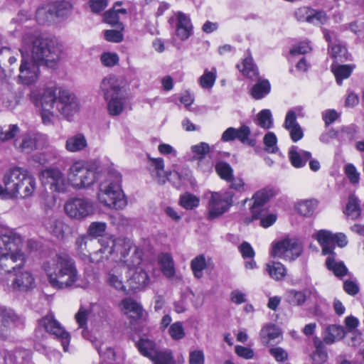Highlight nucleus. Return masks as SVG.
<instances>
[{
  "label": "nucleus",
  "instance_id": "4be33fe9",
  "mask_svg": "<svg viewBox=\"0 0 364 364\" xmlns=\"http://www.w3.org/2000/svg\"><path fill=\"white\" fill-rule=\"evenodd\" d=\"M295 17L299 21H306L310 23H324L326 15L323 11H317L308 7H301L295 11Z\"/></svg>",
  "mask_w": 364,
  "mask_h": 364
},
{
  "label": "nucleus",
  "instance_id": "052dcab7",
  "mask_svg": "<svg viewBox=\"0 0 364 364\" xmlns=\"http://www.w3.org/2000/svg\"><path fill=\"white\" fill-rule=\"evenodd\" d=\"M107 229V224L104 222H92L90 223L87 233L89 235L97 237L102 236Z\"/></svg>",
  "mask_w": 364,
  "mask_h": 364
},
{
  "label": "nucleus",
  "instance_id": "8fccbe9b",
  "mask_svg": "<svg viewBox=\"0 0 364 364\" xmlns=\"http://www.w3.org/2000/svg\"><path fill=\"white\" fill-rule=\"evenodd\" d=\"M94 346L97 350L98 351L100 357L104 359L108 360H114L115 357V352L113 348L108 346L104 342H102L99 340H95L94 341Z\"/></svg>",
  "mask_w": 364,
  "mask_h": 364
},
{
  "label": "nucleus",
  "instance_id": "ea45409f",
  "mask_svg": "<svg viewBox=\"0 0 364 364\" xmlns=\"http://www.w3.org/2000/svg\"><path fill=\"white\" fill-rule=\"evenodd\" d=\"M73 4L68 1H60L49 6L48 11H52L53 16L63 17L71 12Z\"/></svg>",
  "mask_w": 364,
  "mask_h": 364
},
{
  "label": "nucleus",
  "instance_id": "7ed1b4c3",
  "mask_svg": "<svg viewBox=\"0 0 364 364\" xmlns=\"http://www.w3.org/2000/svg\"><path fill=\"white\" fill-rule=\"evenodd\" d=\"M23 238L16 232L8 231L0 236V268L5 272L19 269L26 262L22 251Z\"/></svg>",
  "mask_w": 364,
  "mask_h": 364
},
{
  "label": "nucleus",
  "instance_id": "6ab92c4d",
  "mask_svg": "<svg viewBox=\"0 0 364 364\" xmlns=\"http://www.w3.org/2000/svg\"><path fill=\"white\" fill-rule=\"evenodd\" d=\"M124 273H127V265L122 262L117 264L107 272L105 278L106 283L117 291L127 293Z\"/></svg>",
  "mask_w": 364,
  "mask_h": 364
},
{
  "label": "nucleus",
  "instance_id": "aec40b11",
  "mask_svg": "<svg viewBox=\"0 0 364 364\" xmlns=\"http://www.w3.org/2000/svg\"><path fill=\"white\" fill-rule=\"evenodd\" d=\"M100 90L105 99L123 94L120 80L112 75H109L102 79Z\"/></svg>",
  "mask_w": 364,
  "mask_h": 364
},
{
  "label": "nucleus",
  "instance_id": "3c124183",
  "mask_svg": "<svg viewBox=\"0 0 364 364\" xmlns=\"http://www.w3.org/2000/svg\"><path fill=\"white\" fill-rule=\"evenodd\" d=\"M19 132V127L16 124L4 125L0 128V140L2 141L10 140Z\"/></svg>",
  "mask_w": 364,
  "mask_h": 364
},
{
  "label": "nucleus",
  "instance_id": "79ce46f5",
  "mask_svg": "<svg viewBox=\"0 0 364 364\" xmlns=\"http://www.w3.org/2000/svg\"><path fill=\"white\" fill-rule=\"evenodd\" d=\"M217 78V70L213 68L210 70L205 69L203 74L199 77L198 82L203 89L210 90Z\"/></svg>",
  "mask_w": 364,
  "mask_h": 364
},
{
  "label": "nucleus",
  "instance_id": "412c9836",
  "mask_svg": "<svg viewBox=\"0 0 364 364\" xmlns=\"http://www.w3.org/2000/svg\"><path fill=\"white\" fill-rule=\"evenodd\" d=\"M176 19V36L181 41L187 40L193 34V25L190 17L181 12L175 13Z\"/></svg>",
  "mask_w": 364,
  "mask_h": 364
},
{
  "label": "nucleus",
  "instance_id": "f03ea898",
  "mask_svg": "<svg viewBox=\"0 0 364 364\" xmlns=\"http://www.w3.org/2000/svg\"><path fill=\"white\" fill-rule=\"evenodd\" d=\"M19 50L34 61L53 68L60 60L62 48L55 40L30 29L24 33Z\"/></svg>",
  "mask_w": 364,
  "mask_h": 364
},
{
  "label": "nucleus",
  "instance_id": "4d7b16f0",
  "mask_svg": "<svg viewBox=\"0 0 364 364\" xmlns=\"http://www.w3.org/2000/svg\"><path fill=\"white\" fill-rule=\"evenodd\" d=\"M191 151L193 154V158L200 161L210 151V146L205 142H200L192 146Z\"/></svg>",
  "mask_w": 364,
  "mask_h": 364
},
{
  "label": "nucleus",
  "instance_id": "bb28decb",
  "mask_svg": "<svg viewBox=\"0 0 364 364\" xmlns=\"http://www.w3.org/2000/svg\"><path fill=\"white\" fill-rule=\"evenodd\" d=\"M88 146V141L84 134L78 132L68 137L65 149L69 153L83 151Z\"/></svg>",
  "mask_w": 364,
  "mask_h": 364
},
{
  "label": "nucleus",
  "instance_id": "4468645a",
  "mask_svg": "<svg viewBox=\"0 0 364 364\" xmlns=\"http://www.w3.org/2000/svg\"><path fill=\"white\" fill-rule=\"evenodd\" d=\"M208 198V218L214 219L226 213L232 205L234 194L229 191H210Z\"/></svg>",
  "mask_w": 364,
  "mask_h": 364
},
{
  "label": "nucleus",
  "instance_id": "a18cd8bd",
  "mask_svg": "<svg viewBox=\"0 0 364 364\" xmlns=\"http://www.w3.org/2000/svg\"><path fill=\"white\" fill-rule=\"evenodd\" d=\"M353 70V67L348 65H333L331 67V70L338 85H341L343 80L350 77Z\"/></svg>",
  "mask_w": 364,
  "mask_h": 364
},
{
  "label": "nucleus",
  "instance_id": "c756f323",
  "mask_svg": "<svg viewBox=\"0 0 364 364\" xmlns=\"http://www.w3.org/2000/svg\"><path fill=\"white\" fill-rule=\"evenodd\" d=\"M282 336L280 329L274 324H268L264 326L260 331V338L263 344L272 345L277 339Z\"/></svg>",
  "mask_w": 364,
  "mask_h": 364
},
{
  "label": "nucleus",
  "instance_id": "39448f33",
  "mask_svg": "<svg viewBox=\"0 0 364 364\" xmlns=\"http://www.w3.org/2000/svg\"><path fill=\"white\" fill-rule=\"evenodd\" d=\"M121 183L122 176L119 172L112 173L109 178L102 182L97 193L99 203L110 209H124L127 205V200Z\"/></svg>",
  "mask_w": 364,
  "mask_h": 364
},
{
  "label": "nucleus",
  "instance_id": "5701e85b",
  "mask_svg": "<svg viewBox=\"0 0 364 364\" xmlns=\"http://www.w3.org/2000/svg\"><path fill=\"white\" fill-rule=\"evenodd\" d=\"M149 159V170L153 180L159 185L166 183L168 178V173L164 170V161L162 158Z\"/></svg>",
  "mask_w": 364,
  "mask_h": 364
},
{
  "label": "nucleus",
  "instance_id": "49530a36",
  "mask_svg": "<svg viewBox=\"0 0 364 364\" xmlns=\"http://www.w3.org/2000/svg\"><path fill=\"white\" fill-rule=\"evenodd\" d=\"M151 361L153 364H177L173 352L169 349L158 351Z\"/></svg>",
  "mask_w": 364,
  "mask_h": 364
},
{
  "label": "nucleus",
  "instance_id": "e2e57ef3",
  "mask_svg": "<svg viewBox=\"0 0 364 364\" xmlns=\"http://www.w3.org/2000/svg\"><path fill=\"white\" fill-rule=\"evenodd\" d=\"M258 213L259 217L257 219L260 220V225L264 228L272 226L277 219V215L273 213L264 215V210H262Z\"/></svg>",
  "mask_w": 364,
  "mask_h": 364
},
{
  "label": "nucleus",
  "instance_id": "6e6d98bb",
  "mask_svg": "<svg viewBox=\"0 0 364 364\" xmlns=\"http://www.w3.org/2000/svg\"><path fill=\"white\" fill-rule=\"evenodd\" d=\"M215 171L219 176L226 181H230L233 176V169L232 167L225 162H220L215 166Z\"/></svg>",
  "mask_w": 364,
  "mask_h": 364
},
{
  "label": "nucleus",
  "instance_id": "f3484780",
  "mask_svg": "<svg viewBox=\"0 0 364 364\" xmlns=\"http://www.w3.org/2000/svg\"><path fill=\"white\" fill-rule=\"evenodd\" d=\"M38 324L48 333L55 336V337L60 341L65 352L68 350L70 335L65 330L61 324L54 318L53 315L48 314L44 316L39 321Z\"/></svg>",
  "mask_w": 364,
  "mask_h": 364
},
{
  "label": "nucleus",
  "instance_id": "7c9ffc66",
  "mask_svg": "<svg viewBox=\"0 0 364 364\" xmlns=\"http://www.w3.org/2000/svg\"><path fill=\"white\" fill-rule=\"evenodd\" d=\"M105 100L107 102V111L111 116H118L123 112L126 104L123 94Z\"/></svg>",
  "mask_w": 364,
  "mask_h": 364
},
{
  "label": "nucleus",
  "instance_id": "393cba45",
  "mask_svg": "<svg viewBox=\"0 0 364 364\" xmlns=\"http://www.w3.org/2000/svg\"><path fill=\"white\" fill-rule=\"evenodd\" d=\"M43 225L51 234L59 239H64L70 232V228L68 224L54 217L46 218L43 221Z\"/></svg>",
  "mask_w": 364,
  "mask_h": 364
},
{
  "label": "nucleus",
  "instance_id": "9b49d317",
  "mask_svg": "<svg viewBox=\"0 0 364 364\" xmlns=\"http://www.w3.org/2000/svg\"><path fill=\"white\" fill-rule=\"evenodd\" d=\"M23 264L19 269H11L6 272L9 276L11 283L6 281L2 282V285L9 291L25 292L33 289L36 287V279L33 274L23 269Z\"/></svg>",
  "mask_w": 364,
  "mask_h": 364
},
{
  "label": "nucleus",
  "instance_id": "680f3d73",
  "mask_svg": "<svg viewBox=\"0 0 364 364\" xmlns=\"http://www.w3.org/2000/svg\"><path fill=\"white\" fill-rule=\"evenodd\" d=\"M344 173L352 184L355 185L359 183L360 174L353 164H347L345 166Z\"/></svg>",
  "mask_w": 364,
  "mask_h": 364
},
{
  "label": "nucleus",
  "instance_id": "423d86ee",
  "mask_svg": "<svg viewBox=\"0 0 364 364\" xmlns=\"http://www.w3.org/2000/svg\"><path fill=\"white\" fill-rule=\"evenodd\" d=\"M143 250L132 245V250L128 252L122 263L127 265V272L130 274L127 284L131 290H140L150 284V278L143 267Z\"/></svg>",
  "mask_w": 364,
  "mask_h": 364
},
{
  "label": "nucleus",
  "instance_id": "09e8293b",
  "mask_svg": "<svg viewBox=\"0 0 364 364\" xmlns=\"http://www.w3.org/2000/svg\"><path fill=\"white\" fill-rule=\"evenodd\" d=\"M88 237L86 235L79 236L75 240V250L77 255L83 260L88 259L90 252L87 250Z\"/></svg>",
  "mask_w": 364,
  "mask_h": 364
},
{
  "label": "nucleus",
  "instance_id": "9d476101",
  "mask_svg": "<svg viewBox=\"0 0 364 364\" xmlns=\"http://www.w3.org/2000/svg\"><path fill=\"white\" fill-rule=\"evenodd\" d=\"M132 245L133 242L128 239L109 237L106 245H102L100 250L90 255L88 260L91 262H100L116 253L120 255V261L122 262V259L125 257L124 255L132 250Z\"/></svg>",
  "mask_w": 364,
  "mask_h": 364
},
{
  "label": "nucleus",
  "instance_id": "69168bd1",
  "mask_svg": "<svg viewBox=\"0 0 364 364\" xmlns=\"http://www.w3.org/2000/svg\"><path fill=\"white\" fill-rule=\"evenodd\" d=\"M205 355L201 350H192L189 352L188 363L189 364H204Z\"/></svg>",
  "mask_w": 364,
  "mask_h": 364
},
{
  "label": "nucleus",
  "instance_id": "f8f14e48",
  "mask_svg": "<svg viewBox=\"0 0 364 364\" xmlns=\"http://www.w3.org/2000/svg\"><path fill=\"white\" fill-rule=\"evenodd\" d=\"M303 251L301 243L296 237H286L272 245L271 255L274 258L292 261Z\"/></svg>",
  "mask_w": 364,
  "mask_h": 364
},
{
  "label": "nucleus",
  "instance_id": "20e7f679",
  "mask_svg": "<svg viewBox=\"0 0 364 364\" xmlns=\"http://www.w3.org/2000/svg\"><path fill=\"white\" fill-rule=\"evenodd\" d=\"M3 183L7 187L11 198H28L36 190L37 181L28 171L20 167H13L6 171L3 176Z\"/></svg>",
  "mask_w": 364,
  "mask_h": 364
},
{
  "label": "nucleus",
  "instance_id": "58836bf2",
  "mask_svg": "<svg viewBox=\"0 0 364 364\" xmlns=\"http://www.w3.org/2000/svg\"><path fill=\"white\" fill-rule=\"evenodd\" d=\"M207 267V260L203 255L196 256L191 262V269L193 276L197 279H200L203 277V270Z\"/></svg>",
  "mask_w": 364,
  "mask_h": 364
},
{
  "label": "nucleus",
  "instance_id": "f257e3e1",
  "mask_svg": "<svg viewBox=\"0 0 364 364\" xmlns=\"http://www.w3.org/2000/svg\"><path fill=\"white\" fill-rule=\"evenodd\" d=\"M49 285L57 290L76 287L88 288L90 284H78L80 274L75 262L68 254L61 252L49 257L43 264Z\"/></svg>",
  "mask_w": 364,
  "mask_h": 364
},
{
  "label": "nucleus",
  "instance_id": "5fc2aeb1",
  "mask_svg": "<svg viewBox=\"0 0 364 364\" xmlns=\"http://www.w3.org/2000/svg\"><path fill=\"white\" fill-rule=\"evenodd\" d=\"M328 52L332 58L338 60L343 61L348 59L347 49L339 43L328 46Z\"/></svg>",
  "mask_w": 364,
  "mask_h": 364
},
{
  "label": "nucleus",
  "instance_id": "72a5a7b5",
  "mask_svg": "<svg viewBox=\"0 0 364 364\" xmlns=\"http://www.w3.org/2000/svg\"><path fill=\"white\" fill-rule=\"evenodd\" d=\"M250 91L252 97L255 100H260L268 95L271 90V85L267 80H261L259 77Z\"/></svg>",
  "mask_w": 364,
  "mask_h": 364
},
{
  "label": "nucleus",
  "instance_id": "774afa93",
  "mask_svg": "<svg viewBox=\"0 0 364 364\" xmlns=\"http://www.w3.org/2000/svg\"><path fill=\"white\" fill-rule=\"evenodd\" d=\"M49 6L41 8L36 11V19L39 23H45L50 21L54 16L52 11H48Z\"/></svg>",
  "mask_w": 364,
  "mask_h": 364
},
{
  "label": "nucleus",
  "instance_id": "6e6552de",
  "mask_svg": "<svg viewBox=\"0 0 364 364\" xmlns=\"http://www.w3.org/2000/svg\"><path fill=\"white\" fill-rule=\"evenodd\" d=\"M95 162L78 159L73 162L67 170L70 186L76 190L90 188L97 178Z\"/></svg>",
  "mask_w": 364,
  "mask_h": 364
},
{
  "label": "nucleus",
  "instance_id": "a19ab883",
  "mask_svg": "<svg viewBox=\"0 0 364 364\" xmlns=\"http://www.w3.org/2000/svg\"><path fill=\"white\" fill-rule=\"evenodd\" d=\"M37 137L36 134H26L23 136L19 145H17L16 142L15 146L21 151L30 153L37 149Z\"/></svg>",
  "mask_w": 364,
  "mask_h": 364
},
{
  "label": "nucleus",
  "instance_id": "a878e982",
  "mask_svg": "<svg viewBox=\"0 0 364 364\" xmlns=\"http://www.w3.org/2000/svg\"><path fill=\"white\" fill-rule=\"evenodd\" d=\"M272 196V190L262 189L256 192L252 200H253L252 205L250 206V211L252 213V220H257L259 217L258 212L263 210L262 208Z\"/></svg>",
  "mask_w": 364,
  "mask_h": 364
},
{
  "label": "nucleus",
  "instance_id": "cd10ccee",
  "mask_svg": "<svg viewBox=\"0 0 364 364\" xmlns=\"http://www.w3.org/2000/svg\"><path fill=\"white\" fill-rule=\"evenodd\" d=\"M311 157V154L309 151L299 149L296 146H291L289 151L291 164L297 168L304 166Z\"/></svg>",
  "mask_w": 364,
  "mask_h": 364
},
{
  "label": "nucleus",
  "instance_id": "37998d69",
  "mask_svg": "<svg viewBox=\"0 0 364 364\" xmlns=\"http://www.w3.org/2000/svg\"><path fill=\"white\" fill-rule=\"evenodd\" d=\"M346 215L352 220L357 219L360 215V209L358 198L355 196H350L346 209L344 210Z\"/></svg>",
  "mask_w": 364,
  "mask_h": 364
},
{
  "label": "nucleus",
  "instance_id": "473e14b6",
  "mask_svg": "<svg viewBox=\"0 0 364 364\" xmlns=\"http://www.w3.org/2000/svg\"><path fill=\"white\" fill-rule=\"evenodd\" d=\"M137 348L139 352L145 357L149 358L151 360L154 357L159 350L157 348L156 343L145 338H141L136 343Z\"/></svg>",
  "mask_w": 364,
  "mask_h": 364
},
{
  "label": "nucleus",
  "instance_id": "603ef678",
  "mask_svg": "<svg viewBox=\"0 0 364 364\" xmlns=\"http://www.w3.org/2000/svg\"><path fill=\"white\" fill-rule=\"evenodd\" d=\"M199 203V198L190 193H186L180 198V205L187 210H192L198 207Z\"/></svg>",
  "mask_w": 364,
  "mask_h": 364
},
{
  "label": "nucleus",
  "instance_id": "dca6fc26",
  "mask_svg": "<svg viewBox=\"0 0 364 364\" xmlns=\"http://www.w3.org/2000/svg\"><path fill=\"white\" fill-rule=\"evenodd\" d=\"M40 63L34 61L31 58L21 53V60L19 66L18 81L25 85L36 83L40 75Z\"/></svg>",
  "mask_w": 364,
  "mask_h": 364
},
{
  "label": "nucleus",
  "instance_id": "e433bc0d",
  "mask_svg": "<svg viewBox=\"0 0 364 364\" xmlns=\"http://www.w3.org/2000/svg\"><path fill=\"white\" fill-rule=\"evenodd\" d=\"M159 262L163 274L168 278L175 275L174 263L172 257L168 254H161L159 257Z\"/></svg>",
  "mask_w": 364,
  "mask_h": 364
},
{
  "label": "nucleus",
  "instance_id": "864d4df0",
  "mask_svg": "<svg viewBox=\"0 0 364 364\" xmlns=\"http://www.w3.org/2000/svg\"><path fill=\"white\" fill-rule=\"evenodd\" d=\"M286 299L291 305L301 306L306 301V295L303 291L291 289L287 292Z\"/></svg>",
  "mask_w": 364,
  "mask_h": 364
},
{
  "label": "nucleus",
  "instance_id": "a211bd4d",
  "mask_svg": "<svg viewBox=\"0 0 364 364\" xmlns=\"http://www.w3.org/2000/svg\"><path fill=\"white\" fill-rule=\"evenodd\" d=\"M23 318L13 310L0 307V338L6 340L12 331L19 325L23 324Z\"/></svg>",
  "mask_w": 364,
  "mask_h": 364
},
{
  "label": "nucleus",
  "instance_id": "13d9d810",
  "mask_svg": "<svg viewBox=\"0 0 364 364\" xmlns=\"http://www.w3.org/2000/svg\"><path fill=\"white\" fill-rule=\"evenodd\" d=\"M263 141L267 151L274 154L278 151L277 138L273 132L267 133L264 136Z\"/></svg>",
  "mask_w": 364,
  "mask_h": 364
},
{
  "label": "nucleus",
  "instance_id": "0e129e2a",
  "mask_svg": "<svg viewBox=\"0 0 364 364\" xmlns=\"http://www.w3.org/2000/svg\"><path fill=\"white\" fill-rule=\"evenodd\" d=\"M102 63L107 67H112L119 62V56L114 53H104L101 55Z\"/></svg>",
  "mask_w": 364,
  "mask_h": 364
},
{
  "label": "nucleus",
  "instance_id": "2eb2a0df",
  "mask_svg": "<svg viewBox=\"0 0 364 364\" xmlns=\"http://www.w3.org/2000/svg\"><path fill=\"white\" fill-rule=\"evenodd\" d=\"M40 179L43 186L54 193H65L70 186L68 176L65 177L58 168H48L43 171L41 173Z\"/></svg>",
  "mask_w": 364,
  "mask_h": 364
},
{
  "label": "nucleus",
  "instance_id": "f704fd0d",
  "mask_svg": "<svg viewBox=\"0 0 364 364\" xmlns=\"http://www.w3.org/2000/svg\"><path fill=\"white\" fill-rule=\"evenodd\" d=\"M239 249L242 257L245 259V267L249 269L256 268L257 264L254 260L255 252L250 244L247 242H244L240 245Z\"/></svg>",
  "mask_w": 364,
  "mask_h": 364
},
{
  "label": "nucleus",
  "instance_id": "2f4dec72",
  "mask_svg": "<svg viewBox=\"0 0 364 364\" xmlns=\"http://www.w3.org/2000/svg\"><path fill=\"white\" fill-rule=\"evenodd\" d=\"M240 71L248 78L256 80L259 77V71L251 56L245 58L240 65H237Z\"/></svg>",
  "mask_w": 364,
  "mask_h": 364
},
{
  "label": "nucleus",
  "instance_id": "de8ad7c7",
  "mask_svg": "<svg viewBox=\"0 0 364 364\" xmlns=\"http://www.w3.org/2000/svg\"><path fill=\"white\" fill-rule=\"evenodd\" d=\"M256 124L260 127L268 129L273 126V118L272 112L268 109L261 110L256 118Z\"/></svg>",
  "mask_w": 364,
  "mask_h": 364
},
{
  "label": "nucleus",
  "instance_id": "bf43d9fd",
  "mask_svg": "<svg viewBox=\"0 0 364 364\" xmlns=\"http://www.w3.org/2000/svg\"><path fill=\"white\" fill-rule=\"evenodd\" d=\"M170 336L176 341L181 340L185 337V331L183 323L177 321L171 324L168 328Z\"/></svg>",
  "mask_w": 364,
  "mask_h": 364
},
{
  "label": "nucleus",
  "instance_id": "338daca9",
  "mask_svg": "<svg viewBox=\"0 0 364 364\" xmlns=\"http://www.w3.org/2000/svg\"><path fill=\"white\" fill-rule=\"evenodd\" d=\"M235 353L240 358L246 360L252 359L255 356L254 350L249 347L237 345L235 347Z\"/></svg>",
  "mask_w": 364,
  "mask_h": 364
},
{
  "label": "nucleus",
  "instance_id": "1a4fd4ad",
  "mask_svg": "<svg viewBox=\"0 0 364 364\" xmlns=\"http://www.w3.org/2000/svg\"><path fill=\"white\" fill-rule=\"evenodd\" d=\"M333 236L331 232L321 230L312 235V237L318 241L322 247V254L327 255L326 266L336 277H343L347 274L348 269L343 262L338 261L333 251Z\"/></svg>",
  "mask_w": 364,
  "mask_h": 364
},
{
  "label": "nucleus",
  "instance_id": "b1692460",
  "mask_svg": "<svg viewBox=\"0 0 364 364\" xmlns=\"http://www.w3.org/2000/svg\"><path fill=\"white\" fill-rule=\"evenodd\" d=\"M31 98L32 101L34 102L36 107H39L41 109V118L43 123L46 125H49L53 123L55 114L58 112L55 111L54 107L46 108L45 102L46 101H48V98H46V95L43 92L40 97H38L36 90H32L31 92Z\"/></svg>",
  "mask_w": 364,
  "mask_h": 364
},
{
  "label": "nucleus",
  "instance_id": "c85d7f7f",
  "mask_svg": "<svg viewBox=\"0 0 364 364\" xmlns=\"http://www.w3.org/2000/svg\"><path fill=\"white\" fill-rule=\"evenodd\" d=\"M121 310L129 317L138 319L143 315V309L140 304L131 298H126L120 303Z\"/></svg>",
  "mask_w": 364,
  "mask_h": 364
},
{
  "label": "nucleus",
  "instance_id": "4c0bfd02",
  "mask_svg": "<svg viewBox=\"0 0 364 364\" xmlns=\"http://www.w3.org/2000/svg\"><path fill=\"white\" fill-rule=\"evenodd\" d=\"M265 269L269 275L275 280L283 279L287 273L285 267L277 262H269L266 264Z\"/></svg>",
  "mask_w": 364,
  "mask_h": 364
},
{
  "label": "nucleus",
  "instance_id": "c03bdc74",
  "mask_svg": "<svg viewBox=\"0 0 364 364\" xmlns=\"http://www.w3.org/2000/svg\"><path fill=\"white\" fill-rule=\"evenodd\" d=\"M317 205L316 200H306L299 202L296 205V209L300 215L309 217L313 215Z\"/></svg>",
  "mask_w": 364,
  "mask_h": 364
},
{
  "label": "nucleus",
  "instance_id": "ddd939ff",
  "mask_svg": "<svg viewBox=\"0 0 364 364\" xmlns=\"http://www.w3.org/2000/svg\"><path fill=\"white\" fill-rule=\"evenodd\" d=\"M66 215L72 219L82 220L95 212V203L87 198H73L64 206Z\"/></svg>",
  "mask_w": 364,
  "mask_h": 364
},
{
  "label": "nucleus",
  "instance_id": "c9c22d12",
  "mask_svg": "<svg viewBox=\"0 0 364 364\" xmlns=\"http://www.w3.org/2000/svg\"><path fill=\"white\" fill-rule=\"evenodd\" d=\"M345 336L343 327L336 325L329 326L325 332L323 341L326 344H331L342 339Z\"/></svg>",
  "mask_w": 364,
  "mask_h": 364
},
{
  "label": "nucleus",
  "instance_id": "0eeeda50",
  "mask_svg": "<svg viewBox=\"0 0 364 364\" xmlns=\"http://www.w3.org/2000/svg\"><path fill=\"white\" fill-rule=\"evenodd\" d=\"M48 100L46 108L54 107L55 111L65 117L73 116L80 109V103L76 96L69 90L60 87H50L44 90Z\"/></svg>",
  "mask_w": 364,
  "mask_h": 364
}]
</instances>
